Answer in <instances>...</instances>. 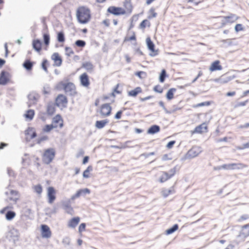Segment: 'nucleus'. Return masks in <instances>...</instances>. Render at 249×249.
<instances>
[{
	"label": "nucleus",
	"mask_w": 249,
	"mask_h": 249,
	"mask_svg": "<svg viewBox=\"0 0 249 249\" xmlns=\"http://www.w3.org/2000/svg\"><path fill=\"white\" fill-rule=\"evenodd\" d=\"M76 17L79 23L86 24L91 18L90 10L85 7H79L77 10Z\"/></svg>",
	"instance_id": "obj_1"
},
{
	"label": "nucleus",
	"mask_w": 249,
	"mask_h": 249,
	"mask_svg": "<svg viewBox=\"0 0 249 249\" xmlns=\"http://www.w3.org/2000/svg\"><path fill=\"white\" fill-rule=\"evenodd\" d=\"M55 151L53 148H50L46 149L43 155V162L46 164H50L54 158Z\"/></svg>",
	"instance_id": "obj_2"
},
{
	"label": "nucleus",
	"mask_w": 249,
	"mask_h": 249,
	"mask_svg": "<svg viewBox=\"0 0 249 249\" xmlns=\"http://www.w3.org/2000/svg\"><path fill=\"white\" fill-rule=\"evenodd\" d=\"M59 85L61 86L64 89L66 93L70 96H74L76 93L75 86L71 82L64 83L61 82Z\"/></svg>",
	"instance_id": "obj_3"
},
{
	"label": "nucleus",
	"mask_w": 249,
	"mask_h": 249,
	"mask_svg": "<svg viewBox=\"0 0 249 249\" xmlns=\"http://www.w3.org/2000/svg\"><path fill=\"white\" fill-rule=\"evenodd\" d=\"M202 150L199 146H194L185 155L186 159H191L197 157Z\"/></svg>",
	"instance_id": "obj_4"
},
{
	"label": "nucleus",
	"mask_w": 249,
	"mask_h": 249,
	"mask_svg": "<svg viewBox=\"0 0 249 249\" xmlns=\"http://www.w3.org/2000/svg\"><path fill=\"white\" fill-rule=\"evenodd\" d=\"M107 12L115 16H120L125 14V11L121 7L111 6L107 9Z\"/></svg>",
	"instance_id": "obj_5"
},
{
	"label": "nucleus",
	"mask_w": 249,
	"mask_h": 249,
	"mask_svg": "<svg viewBox=\"0 0 249 249\" xmlns=\"http://www.w3.org/2000/svg\"><path fill=\"white\" fill-rule=\"evenodd\" d=\"M67 103V98L63 94L58 95L55 99V104L58 107H65Z\"/></svg>",
	"instance_id": "obj_6"
},
{
	"label": "nucleus",
	"mask_w": 249,
	"mask_h": 249,
	"mask_svg": "<svg viewBox=\"0 0 249 249\" xmlns=\"http://www.w3.org/2000/svg\"><path fill=\"white\" fill-rule=\"evenodd\" d=\"M111 109L109 104H103L101 107L100 113L104 117L108 116L111 114Z\"/></svg>",
	"instance_id": "obj_7"
},
{
	"label": "nucleus",
	"mask_w": 249,
	"mask_h": 249,
	"mask_svg": "<svg viewBox=\"0 0 249 249\" xmlns=\"http://www.w3.org/2000/svg\"><path fill=\"white\" fill-rule=\"evenodd\" d=\"M146 44L148 49L152 52V53H150L151 56H155L158 55V51H156L155 49V46L154 43L151 40V38L148 37L146 39Z\"/></svg>",
	"instance_id": "obj_8"
},
{
	"label": "nucleus",
	"mask_w": 249,
	"mask_h": 249,
	"mask_svg": "<svg viewBox=\"0 0 249 249\" xmlns=\"http://www.w3.org/2000/svg\"><path fill=\"white\" fill-rule=\"evenodd\" d=\"M41 233L43 238H49L51 236L52 233L49 226L45 224L41 225Z\"/></svg>",
	"instance_id": "obj_9"
},
{
	"label": "nucleus",
	"mask_w": 249,
	"mask_h": 249,
	"mask_svg": "<svg viewBox=\"0 0 249 249\" xmlns=\"http://www.w3.org/2000/svg\"><path fill=\"white\" fill-rule=\"evenodd\" d=\"M48 202L50 204L53 202L56 198L55 190L53 187H49L47 189Z\"/></svg>",
	"instance_id": "obj_10"
},
{
	"label": "nucleus",
	"mask_w": 249,
	"mask_h": 249,
	"mask_svg": "<svg viewBox=\"0 0 249 249\" xmlns=\"http://www.w3.org/2000/svg\"><path fill=\"white\" fill-rule=\"evenodd\" d=\"M9 73L5 71H2L0 73V85H5L9 81Z\"/></svg>",
	"instance_id": "obj_11"
},
{
	"label": "nucleus",
	"mask_w": 249,
	"mask_h": 249,
	"mask_svg": "<svg viewBox=\"0 0 249 249\" xmlns=\"http://www.w3.org/2000/svg\"><path fill=\"white\" fill-rule=\"evenodd\" d=\"M80 80L81 85L83 87H88L90 84L89 76L86 73H84L80 75Z\"/></svg>",
	"instance_id": "obj_12"
},
{
	"label": "nucleus",
	"mask_w": 249,
	"mask_h": 249,
	"mask_svg": "<svg viewBox=\"0 0 249 249\" xmlns=\"http://www.w3.org/2000/svg\"><path fill=\"white\" fill-rule=\"evenodd\" d=\"M51 58L54 62V66L59 67L61 65L62 59L61 57L59 56L58 53H53L52 54Z\"/></svg>",
	"instance_id": "obj_13"
},
{
	"label": "nucleus",
	"mask_w": 249,
	"mask_h": 249,
	"mask_svg": "<svg viewBox=\"0 0 249 249\" xmlns=\"http://www.w3.org/2000/svg\"><path fill=\"white\" fill-rule=\"evenodd\" d=\"M32 46L33 49L37 52H40L42 49V42L39 39L33 40Z\"/></svg>",
	"instance_id": "obj_14"
},
{
	"label": "nucleus",
	"mask_w": 249,
	"mask_h": 249,
	"mask_svg": "<svg viewBox=\"0 0 249 249\" xmlns=\"http://www.w3.org/2000/svg\"><path fill=\"white\" fill-rule=\"evenodd\" d=\"M39 95L36 93V92H31L30 93L28 96V98L29 99V101L30 102V104H36L38 98H39Z\"/></svg>",
	"instance_id": "obj_15"
},
{
	"label": "nucleus",
	"mask_w": 249,
	"mask_h": 249,
	"mask_svg": "<svg viewBox=\"0 0 249 249\" xmlns=\"http://www.w3.org/2000/svg\"><path fill=\"white\" fill-rule=\"evenodd\" d=\"M80 218L78 216L70 219L68 223V227L71 228H75L80 222Z\"/></svg>",
	"instance_id": "obj_16"
},
{
	"label": "nucleus",
	"mask_w": 249,
	"mask_h": 249,
	"mask_svg": "<svg viewBox=\"0 0 249 249\" xmlns=\"http://www.w3.org/2000/svg\"><path fill=\"white\" fill-rule=\"evenodd\" d=\"M239 236L242 238H245L249 236V223L242 227Z\"/></svg>",
	"instance_id": "obj_17"
},
{
	"label": "nucleus",
	"mask_w": 249,
	"mask_h": 249,
	"mask_svg": "<svg viewBox=\"0 0 249 249\" xmlns=\"http://www.w3.org/2000/svg\"><path fill=\"white\" fill-rule=\"evenodd\" d=\"M219 64H220V62L219 60H216V61H214L212 64V65L210 68V70L211 71L221 70L222 69V67Z\"/></svg>",
	"instance_id": "obj_18"
},
{
	"label": "nucleus",
	"mask_w": 249,
	"mask_h": 249,
	"mask_svg": "<svg viewBox=\"0 0 249 249\" xmlns=\"http://www.w3.org/2000/svg\"><path fill=\"white\" fill-rule=\"evenodd\" d=\"M25 135H30L31 139H34L37 136L36 132L34 130V128L32 127H28L25 131Z\"/></svg>",
	"instance_id": "obj_19"
},
{
	"label": "nucleus",
	"mask_w": 249,
	"mask_h": 249,
	"mask_svg": "<svg viewBox=\"0 0 249 249\" xmlns=\"http://www.w3.org/2000/svg\"><path fill=\"white\" fill-rule=\"evenodd\" d=\"M109 123L108 119H105L101 121H97L95 122V126L98 129H102Z\"/></svg>",
	"instance_id": "obj_20"
},
{
	"label": "nucleus",
	"mask_w": 249,
	"mask_h": 249,
	"mask_svg": "<svg viewBox=\"0 0 249 249\" xmlns=\"http://www.w3.org/2000/svg\"><path fill=\"white\" fill-rule=\"evenodd\" d=\"M54 123L59 124V126L60 128H62L63 127V120L60 115L57 114L53 118L52 124H54Z\"/></svg>",
	"instance_id": "obj_21"
},
{
	"label": "nucleus",
	"mask_w": 249,
	"mask_h": 249,
	"mask_svg": "<svg viewBox=\"0 0 249 249\" xmlns=\"http://www.w3.org/2000/svg\"><path fill=\"white\" fill-rule=\"evenodd\" d=\"M160 131V127L156 124H154L150 126L148 130L147 133L150 134H154Z\"/></svg>",
	"instance_id": "obj_22"
},
{
	"label": "nucleus",
	"mask_w": 249,
	"mask_h": 249,
	"mask_svg": "<svg viewBox=\"0 0 249 249\" xmlns=\"http://www.w3.org/2000/svg\"><path fill=\"white\" fill-rule=\"evenodd\" d=\"M34 62L29 59L26 60L22 64L23 67L27 71H31L34 66Z\"/></svg>",
	"instance_id": "obj_23"
},
{
	"label": "nucleus",
	"mask_w": 249,
	"mask_h": 249,
	"mask_svg": "<svg viewBox=\"0 0 249 249\" xmlns=\"http://www.w3.org/2000/svg\"><path fill=\"white\" fill-rule=\"evenodd\" d=\"M62 207L65 212L70 214H72L73 210L69 202H65L63 204Z\"/></svg>",
	"instance_id": "obj_24"
},
{
	"label": "nucleus",
	"mask_w": 249,
	"mask_h": 249,
	"mask_svg": "<svg viewBox=\"0 0 249 249\" xmlns=\"http://www.w3.org/2000/svg\"><path fill=\"white\" fill-rule=\"evenodd\" d=\"M224 18L225 21L229 23L234 22L238 19V17L234 14H231L228 16L224 17Z\"/></svg>",
	"instance_id": "obj_25"
},
{
	"label": "nucleus",
	"mask_w": 249,
	"mask_h": 249,
	"mask_svg": "<svg viewBox=\"0 0 249 249\" xmlns=\"http://www.w3.org/2000/svg\"><path fill=\"white\" fill-rule=\"evenodd\" d=\"M142 92V88L140 87H138L133 90L129 91L128 93V94L130 96L136 97L139 93H140Z\"/></svg>",
	"instance_id": "obj_26"
},
{
	"label": "nucleus",
	"mask_w": 249,
	"mask_h": 249,
	"mask_svg": "<svg viewBox=\"0 0 249 249\" xmlns=\"http://www.w3.org/2000/svg\"><path fill=\"white\" fill-rule=\"evenodd\" d=\"M232 170H239L243 169L244 168L247 167V166L242 163H231Z\"/></svg>",
	"instance_id": "obj_27"
},
{
	"label": "nucleus",
	"mask_w": 249,
	"mask_h": 249,
	"mask_svg": "<svg viewBox=\"0 0 249 249\" xmlns=\"http://www.w3.org/2000/svg\"><path fill=\"white\" fill-rule=\"evenodd\" d=\"M177 90L175 88H171L169 89L166 95V98L168 100H172L174 97V94L175 92V91Z\"/></svg>",
	"instance_id": "obj_28"
},
{
	"label": "nucleus",
	"mask_w": 249,
	"mask_h": 249,
	"mask_svg": "<svg viewBox=\"0 0 249 249\" xmlns=\"http://www.w3.org/2000/svg\"><path fill=\"white\" fill-rule=\"evenodd\" d=\"M178 228V225L177 224H174L172 227L167 229L165 231L166 235H170L176 231Z\"/></svg>",
	"instance_id": "obj_29"
},
{
	"label": "nucleus",
	"mask_w": 249,
	"mask_h": 249,
	"mask_svg": "<svg viewBox=\"0 0 249 249\" xmlns=\"http://www.w3.org/2000/svg\"><path fill=\"white\" fill-rule=\"evenodd\" d=\"M203 124H200L197 126H196L194 130H192L191 131L192 135L195 133H201L203 132L202 129L204 128V129H207V126H203Z\"/></svg>",
	"instance_id": "obj_30"
},
{
	"label": "nucleus",
	"mask_w": 249,
	"mask_h": 249,
	"mask_svg": "<svg viewBox=\"0 0 249 249\" xmlns=\"http://www.w3.org/2000/svg\"><path fill=\"white\" fill-rule=\"evenodd\" d=\"M127 12L130 14L132 12L133 7L130 0H126L124 4Z\"/></svg>",
	"instance_id": "obj_31"
},
{
	"label": "nucleus",
	"mask_w": 249,
	"mask_h": 249,
	"mask_svg": "<svg viewBox=\"0 0 249 249\" xmlns=\"http://www.w3.org/2000/svg\"><path fill=\"white\" fill-rule=\"evenodd\" d=\"M55 112V107L53 104H49L47 107V112L49 115H53Z\"/></svg>",
	"instance_id": "obj_32"
},
{
	"label": "nucleus",
	"mask_w": 249,
	"mask_h": 249,
	"mask_svg": "<svg viewBox=\"0 0 249 249\" xmlns=\"http://www.w3.org/2000/svg\"><path fill=\"white\" fill-rule=\"evenodd\" d=\"M58 125H54V124H46L43 128V131L45 132H50L53 128H56Z\"/></svg>",
	"instance_id": "obj_33"
},
{
	"label": "nucleus",
	"mask_w": 249,
	"mask_h": 249,
	"mask_svg": "<svg viewBox=\"0 0 249 249\" xmlns=\"http://www.w3.org/2000/svg\"><path fill=\"white\" fill-rule=\"evenodd\" d=\"M82 67L88 71H92L94 68L93 64L90 62L84 63Z\"/></svg>",
	"instance_id": "obj_34"
},
{
	"label": "nucleus",
	"mask_w": 249,
	"mask_h": 249,
	"mask_svg": "<svg viewBox=\"0 0 249 249\" xmlns=\"http://www.w3.org/2000/svg\"><path fill=\"white\" fill-rule=\"evenodd\" d=\"M35 111L34 110L29 109L27 111L26 113L24 114V116L26 118L29 120H32L34 116Z\"/></svg>",
	"instance_id": "obj_35"
},
{
	"label": "nucleus",
	"mask_w": 249,
	"mask_h": 249,
	"mask_svg": "<svg viewBox=\"0 0 249 249\" xmlns=\"http://www.w3.org/2000/svg\"><path fill=\"white\" fill-rule=\"evenodd\" d=\"M171 178L169 176V174L168 172H163L160 178V182H164L167 180L168 179H170Z\"/></svg>",
	"instance_id": "obj_36"
},
{
	"label": "nucleus",
	"mask_w": 249,
	"mask_h": 249,
	"mask_svg": "<svg viewBox=\"0 0 249 249\" xmlns=\"http://www.w3.org/2000/svg\"><path fill=\"white\" fill-rule=\"evenodd\" d=\"M16 216V213L12 211H8L5 214V217L7 220H11Z\"/></svg>",
	"instance_id": "obj_37"
},
{
	"label": "nucleus",
	"mask_w": 249,
	"mask_h": 249,
	"mask_svg": "<svg viewBox=\"0 0 249 249\" xmlns=\"http://www.w3.org/2000/svg\"><path fill=\"white\" fill-rule=\"evenodd\" d=\"M43 42L46 46H48L50 44V36L48 33H43Z\"/></svg>",
	"instance_id": "obj_38"
},
{
	"label": "nucleus",
	"mask_w": 249,
	"mask_h": 249,
	"mask_svg": "<svg viewBox=\"0 0 249 249\" xmlns=\"http://www.w3.org/2000/svg\"><path fill=\"white\" fill-rule=\"evenodd\" d=\"M167 76L166 70L165 69L162 70L159 77V81L160 83H163L165 81L166 77Z\"/></svg>",
	"instance_id": "obj_39"
},
{
	"label": "nucleus",
	"mask_w": 249,
	"mask_h": 249,
	"mask_svg": "<svg viewBox=\"0 0 249 249\" xmlns=\"http://www.w3.org/2000/svg\"><path fill=\"white\" fill-rule=\"evenodd\" d=\"M57 39L59 42L62 43L65 41V35L63 32L61 31L57 33Z\"/></svg>",
	"instance_id": "obj_40"
},
{
	"label": "nucleus",
	"mask_w": 249,
	"mask_h": 249,
	"mask_svg": "<svg viewBox=\"0 0 249 249\" xmlns=\"http://www.w3.org/2000/svg\"><path fill=\"white\" fill-rule=\"evenodd\" d=\"M92 170V167L91 166H89L84 171L83 173V176L84 178H89V173L90 171Z\"/></svg>",
	"instance_id": "obj_41"
},
{
	"label": "nucleus",
	"mask_w": 249,
	"mask_h": 249,
	"mask_svg": "<svg viewBox=\"0 0 249 249\" xmlns=\"http://www.w3.org/2000/svg\"><path fill=\"white\" fill-rule=\"evenodd\" d=\"M75 44L76 46L83 48L86 46V42L84 40L78 39L75 42Z\"/></svg>",
	"instance_id": "obj_42"
},
{
	"label": "nucleus",
	"mask_w": 249,
	"mask_h": 249,
	"mask_svg": "<svg viewBox=\"0 0 249 249\" xmlns=\"http://www.w3.org/2000/svg\"><path fill=\"white\" fill-rule=\"evenodd\" d=\"M135 75L140 79H143L146 77V73L143 71H138L135 73Z\"/></svg>",
	"instance_id": "obj_43"
},
{
	"label": "nucleus",
	"mask_w": 249,
	"mask_h": 249,
	"mask_svg": "<svg viewBox=\"0 0 249 249\" xmlns=\"http://www.w3.org/2000/svg\"><path fill=\"white\" fill-rule=\"evenodd\" d=\"M62 243L65 247H67L71 244V239L69 237H65L63 239Z\"/></svg>",
	"instance_id": "obj_44"
},
{
	"label": "nucleus",
	"mask_w": 249,
	"mask_h": 249,
	"mask_svg": "<svg viewBox=\"0 0 249 249\" xmlns=\"http://www.w3.org/2000/svg\"><path fill=\"white\" fill-rule=\"evenodd\" d=\"M172 193V190L171 189H163L162 191V195L164 197H167Z\"/></svg>",
	"instance_id": "obj_45"
},
{
	"label": "nucleus",
	"mask_w": 249,
	"mask_h": 249,
	"mask_svg": "<svg viewBox=\"0 0 249 249\" xmlns=\"http://www.w3.org/2000/svg\"><path fill=\"white\" fill-rule=\"evenodd\" d=\"M210 105H211L210 102L207 101V102H202L200 103H198V104H196V105H195L194 106V107H203V106H210Z\"/></svg>",
	"instance_id": "obj_46"
},
{
	"label": "nucleus",
	"mask_w": 249,
	"mask_h": 249,
	"mask_svg": "<svg viewBox=\"0 0 249 249\" xmlns=\"http://www.w3.org/2000/svg\"><path fill=\"white\" fill-rule=\"evenodd\" d=\"M48 60L47 59H44L41 64V67L43 70L46 72H48V69L47 65L48 64Z\"/></svg>",
	"instance_id": "obj_47"
},
{
	"label": "nucleus",
	"mask_w": 249,
	"mask_h": 249,
	"mask_svg": "<svg viewBox=\"0 0 249 249\" xmlns=\"http://www.w3.org/2000/svg\"><path fill=\"white\" fill-rule=\"evenodd\" d=\"M34 190L36 193L40 194L42 191V188L40 184H38L34 187Z\"/></svg>",
	"instance_id": "obj_48"
},
{
	"label": "nucleus",
	"mask_w": 249,
	"mask_h": 249,
	"mask_svg": "<svg viewBox=\"0 0 249 249\" xmlns=\"http://www.w3.org/2000/svg\"><path fill=\"white\" fill-rule=\"evenodd\" d=\"M148 23L149 25H150V22L147 19L143 20L142 22L140 23V27L142 29H144L146 27L147 24Z\"/></svg>",
	"instance_id": "obj_49"
},
{
	"label": "nucleus",
	"mask_w": 249,
	"mask_h": 249,
	"mask_svg": "<svg viewBox=\"0 0 249 249\" xmlns=\"http://www.w3.org/2000/svg\"><path fill=\"white\" fill-rule=\"evenodd\" d=\"M153 90L158 93H161L163 92V89L161 87L158 85L154 87Z\"/></svg>",
	"instance_id": "obj_50"
},
{
	"label": "nucleus",
	"mask_w": 249,
	"mask_h": 249,
	"mask_svg": "<svg viewBox=\"0 0 249 249\" xmlns=\"http://www.w3.org/2000/svg\"><path fill=\"white\" fill-rule=\"evenodd\" d=\"M82 195V193L81 190V189L79 190L78 191H77V192L75 194H74V195H73L71 196V199L74 200L75 198H78V197H79Z\"/></svg>",
	"instance_id": "obj_51"
},
{
	"label": "nucleus",
	"mask_w": 249,
	"mask_h": 249,
	"mask_svg": "<svg viewBox=\"0 0 249 249\" xmlns=\"http://www.w3.org/2000/svg\"><path fill=\"white\" fill-rule=\"evenodd\" d=\"M82 195V193L81 190V189L79 190L78 191H77V192L75 194H74V195H73L71 196V199L74 200L75 198H78V197H79Z\"/></svg>",
	"instance_id": "obj_52"
},
{
	"label": "nucleus",
	"mask_w": 249,
	"mask_h": 249,
	"mask_svg": "<svg viewBox=\"0 0 249 249\" xmlns=\"http://www.w3.org/2000/svg\"><path fill=\"white\" fill-rule=\"evenodd\" d=\"M82 195V193L81 190V189L79 190L78 191H77V192L75 194H74V195H73L71 196V199L74 200L75 198H78V197H79Z\"/></svg>",
	"instance_id": "obj_53"
},
{
	"label": "nucleus",
	"mask_w": 249,
	"mask_h": 249,
	"mask_svg": "<svg viewBox=\"0 0 249 249\" xmlns=\"http://www.w3.org/2000/svg\"><path fill=\"white\" fill-rule=\"evenodd\" d=\"M48 139V137L47 136H42L37 140V143L40 144L42 142L46 141Z\"/></svg>",
	"instance_id": "obj_54"
},
{
	"label": "nucleus",
	"mask_w": 249,
	"mask_h": 249,
	"mask_svg": "<svg viewBox=\"0 0 249 249\" xmlns=\"http://www.w3.org/2000/svg\"><path fill=\"white\" fill-rule=\"evenodd\" d=\"M65 49L66 52H67L66 55H67L68 56H70L71 55L73 54L74 53V52L70 47H66Z\"/></svg>",
	"instance_id": "obj_55"
},
{
	"label": "nucleus",
	"mask_w": 249,
	"mask_h": 249,
	"mask_svg": "<svg viewBox=\"0 0 249 249\" xmlns=\"http://www.w3.org/2000/svg\"><path fill=\"white\" fill-rule=\"evenodd\" d=\"M235 31L236 32H239V31H243L244 28L243 27V25L241 24H237L235 26Z\"/></svg>",
	"instance_id": "obj_56"
},
{
	"label": "nucleus",
	"mask_w": 249,
	"mask_h": 249,
	"mask_svg": "<svg viewBox=\"0 0 249 249\" xmlns=\"http://www.w3.org/2000/svg\"><path fill=\"white\" fill-rule=\"evenodd\" d=\"M222 168H223V169L231 170H232L231 163L223 164L222 165Z\"/></svg>",
	"instance_id": "obj_57"
},
{
	"label": "nucleus",
	"mask_w": 249,
	"mask_h": 249,
	"mask_svg": "<svg viewBox=\"0 0 249 249\" xmlns=\"http://www.w3.org/2000/svg\"><path fill=\"white\" fill-rule=\"evenodd\" d=\"M248 103V100H246L244 102H238L235 105L234 107L237 108L241 106H245Z\"/></svg>",
	"instance_id": "obj_58"
},
{
	"label": "nucleus",
	"mask_w": 249,
	"mask_h": 249,
	"mask_svg": "<svg viewBox=\"0 0 249 249\" xmlns=\"http://www.w3.org/2000/svg\"><path fill=\"white\" fill-rule=\"evenodd\" d=\"M2 242L3 243L4 249H7V245L9 242H10L9 240H6L5 239H0V243Z\"/></svg>",
	"instance_id": "obj_59"
},
{
	"label": "nucleus",
	"mask_w": 249,
	"mask_h": 249,
	"mask_svg": "<svg viewBox=\"0 0 249 249\" xmlns=\"http://www.w3.org/2000/svg\"><path fill=\"white\" fill-rule=\"evenodd\" d=\"M86 225L85 223H81L79 226V228H78L79 232H82V231H84L86 229Z\"/></svg>",
	"instance_id": "obj_60"
},
{
	"label": "nucleus",
	"mask_w": 249,
	"mask_h": 249,
	"mask_svg": "<svg viewBox=\"0 0 249 249\" xmlns=\"http://www.w3.org/2000/svg\"><path fill=\"white\" fill-rule=\"evenodd\" d=\"M177 166L174 167L173 168L171 169L169 171L168 174H169V176L170 178H172L176 173V172Z\"/></svg>",
	"instance_id": "obj_61"
},
{
	"label": "nucleus",
	"mask_w": 249,
	"mask_h": 249,
	"mask_svg": "<svg viewBox=\"0 0 249 249\" xmlns=\"http://www.w3.org/2000/svg\"><path fill=\"white\" fill-rule=\"evenodd\" d=\"M50 87L49 86V85H45L43 87V93L44 94H49L50 93Z\"/></svg>",
	"instance_id": "obj_62"
},
{
	"label": "nucleus",
	"mask_w": 249,
	"mask_h": 249,
	"mask_svg": "<svg viewBox=\"0 0 249 249\" xmlns=\"http://www.w3.org/2000/svg\"><path fill=\"white\" fill-rule=\"evenodd\" d=\"M150 12L152 14V15L148 17V18H151L157 17V14L154 12V9L152 8H151L150 10Z\"/></svg>",
	"instance_id": "obj_63"
},
{
	"label": "nucleus",
	"mask_w": 249,
	"mask_h": 249,
	"mask_svg": "<svg viewBox=\"0 0 249 249\" xmlns=\"http://www.w3.org/2000/svg\"><path fill=\"white\" fill-rule=\"evenodd\" d=\"M5 194L6 195H10L12 196H16L18 195V192L16 191L12 190L10 191L9 193L6 192Z\"/></svg>",
	"instance_id": "obj_64"
}]
</instances>
